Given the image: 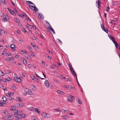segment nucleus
<instances>
[{
	"mask_svg": "<svg viewBox=\"0 0 120 120\" xmlns=\"http://www.w3.org/2000/svg\"><path fill=\"white\" fill-rule=\"evenodd\" d=\"M16 118L15 119L16 120H20L21 118H22L25 117V115L24 114H20L18 115H15Z\"/></svg>",
	"mask_w": 120,
	"mask_h": 120,
	"instance_id": "1",
	"label": "nucleus"
},
{
	"mask_svg": "<svg viewBox=\"0 0 120 120\" xmlns=\"http://www.w3.org/2000/svg\"><path fill=\"white\" fill-rule=\"evenodd\" d=\"M41 115L44 118H49L51 117L50 115L48 113H43L41 114Z\"/></svg>",
	"mask_w": 120,
	"mask_h": 120,
	"instance_id": "2",
	"label": "nucleus"
},
{
	"mask_svg": "<svg viewBox=\"0 0 120 120\" xmlns=\"http://www.w3.org/2000/svg\"><path fill=\"white\" fill-rule=\"evenodd\" d=\"M29 7L32 10H33L36 12L38 11V9L35 6L30 5H29Z\"/></svg>",
	"mask_w": 120,
	"mask_h": 120,
	"instance_id": "3",
	"label": "nucleus"
},
{
	"mask_svg": "<svg viewBox=\"0 0 120 120\" xmlns=\"http://www.w3.org/2000/svg\"><path fill=\"white\" fill-rule=\"evenodd\" d=\"M0 112L3 114L6 115L8 114V112L6 110H2Z\"/></svg>",
	"mask_w": 120,
	"mask_h": 120,
	"instance_id": "4",
	"label": "nucleus"
},
{
	"mask_svg": "<svg viewBox=\"0 0 120 120\" xmlns=\"http://www.w3.org/2000/svg\"><path fill=\"white\" fill-rule=\"evenodd\" d=\"M0 16L3 17H4L6 19H7V17L8 16L6 14H4L2 12L0 13Z\"/></svg>",
	"mask_w": 120,
	"mask_h": 120,
	"instance_id": "5",
	"label": "nucleus"
},
{
	"mask_svg": "<svg viewBox=\"0 0 120 120\" xmlns=\"http://www.w3.org/2000/svg\"><path fill=\"white\" fill-rule=\"evenodd\" d=\"M48 30L50 31H51L54 34H55V32L54 30H53V28L51 26H50V27H48Z\"/></svg>",
	"mask_w": 120,
	"mask_h": 120,
	"instance_id": "6",
	"label": "nucleus"
},
{
	"mask_svg": "<svg viewBox=\"0 0 120 120\" xmlns=\"http://www.w3.org/2000/svg\"><path fill=\"white\" fill-rule=\"evenodd\" d=\"M45 84L46 86L48 87H49L51 85V84L49 83L48 80H46L45 82Z\"/></svg>",
	"mask_w": 120,
	"mask_h": 120,
	"instance_id": "7",
	"label": "nucleus"
},
{
	"mask_svg": "<svg viewBox=\"0 0 120 120\" xmlns=\"http://www.w3.org/2000/svg\"><path fill=\"white\" fill-rule=\"evenodd\" d=\"M24 105V103H19L17 104V105L18 107H22Z\"/></svg>",
	"mask_w": 120,
	"mask_h": 120,
	"instance_id": "8",
	"label": "nucleus"
},
{
	"mask_svg": "<svg viewBox=\"0 0 120 120\" xmlns=\"http://www.w3.org/2000/svg\"><path fill=\"white\" fill-rule=\"evenodd\" d=\"M37 15H38V17L40 19L42 20L44 18L42 15L40 14L39 13H37Z\"/></svg>",
	"mask_w": 120,
	"mask_h": 120,
	"instance_id": "9",
	"label": "nucleus"
},
{
	"mask_svg": "<svg viewBox=\"0 0 120 120\" xmlns=\"http://www.w3.org/2000/svg\"><path fill=\"white\" fill-rule=\"evenodd\" d=\"M21 60H22V61L23 62V63L25 64H27V62L26 60H25L24 59L23 57L21 58Z\"/></svg>",
	"mask_w": 120,
	"mask_h": 120,
	"instance_id": "10",
	"label": "nucleus"
},
{
	"mask_svg": "<svg viewBox=\"0 0 120 120\" xmlns=\"http://www.w3.org/2000/svg\"><path fill=\"white\" fill-rule=\"evenodd\" d=\"M21 112H22V111H20L17 110L16 112H15L14 115H18Z\"/></svg>",
	"mask_w": 120,
	"mask_h": 120,
	"instance_id": "11",
	"label": "nucleus"
},
{
	"mask_svg": "<svg viewBox=\"0 0 120 120\" xmlns=\"http://www.w3.org/2000/svg\"><path fill=\"white\" fill-rule=\"evenodd\" d=\"M10 47L11 48V49L13 51L15 50V45L14 44H12L10 45Z\"/></svg>",
	"mask_w": 120,
	"mask_h": 120,
	"instance_id": "12",
	"label": "nucleus"
},
{
	"mask_svg": "<svg viewBox=\"0 0 120 120\" xmlns=\"http://www.w3.org/2000/svg\"><path fill=\"white\" fill-rule=\"evenodd\" d=\"M108 36L109 37L110 39L112 40V41L114 40L115 39L113 37L112 35H109Z\"/></svg>",
	"mask_w": 120,
	"mask_h": 120,
	"instance_id": "13",
	"label": "nucleus"
},
{
	"mask_svg": "<svg viewBox=\"0 0 120 120\" xmlns=\"http://www.w3.org/2000/svg\"><path fill=\"white\" fill-rule=\"evenodd\" d=\"M7 9H8V11H9L11 14L12 15L14 13V12L11 9H10L9 8H8Z\"/></svg>",
	"mask_w": 120,
	"mask_h": 120,
	"instance_id": "14",
	"label": "nucleus"
},
{
	"mask_svg": "<svg viewBox=\"0 0 120 120\" xmlns=\"http://www.w3.org/2000/svg\"><path fill=\"white\" fill-rule=\"evenodd\" d=\"M14 80L16 81L17 82H19L20 81H21L20 79L18 77H15L14 79Z\"/></svg>",
	"mask_w": 120,
	"mask_h": 120,
	"instance_id": "15",
	"label": "nucleus"
},
{
	"mask_svg": "<svg viewBox=\"0 0 120 120\" xmlns=\"http://www.w3.org/2000/svg\"><path fill=\"white\" fill-rule=\"evenodd\" d=\"M31 78L33 80H38V78H36L33 75H32L31 76Z\"/></svg>",
	"mask_w": 120,
	"mask_h": 120,
	"instance_id": "16",
	"label": "nucleus"
},
{
	"mask_svg": "<svg viewBox=\"0 0 120 120\" xmlns=\"http://www.w3.org/2000/svg\"><path fill=\"white\" fill-rule=\"evenodd\" d=\"M77 100L78 101V103L80 104H82V102L81 101V100L79 98H77Z\"/></svg>",
	"mask_w": 120,
	"mask_h": 120,
	"instance_id": "17",
	"label": "nucleus"
},
{
	"mask_svg": "<svg viewBox=\"0 0 120 120\" xmlns=\"http://www.w3.org/2000/svg\"><path fill=\"white\" fill-rule=\"evenodd\" d=\"M26 3L28 4H32L33 5H35V4L31 2L30 1H26Z\"/></svg>",
	"mask_w": 120,
	"mask_h": 120,
	"instance_id": "18",
	"label": "nucleus"
},
{
	"mask_svg": "<svg viewBox=\"0 0 120 120\" xmlns=\"http://www.w3.org/2000/svg\"><path fill=\"white\" fill-rule=\"evenodd\" d=\"M10 109L12 111H13L15 110V107L14 106L11 107V108H10Z\"/></svg>",
	"mask_w": 120,
	"mask_h": 120,
	"instance_id": "19",
	"label": "nucleus"
},
{
	"mask_svg": "<svg viewBox=\"0 0 120 120\" xmlns=\"http://www.w3.org/2000/svg\"><path fill=\"white\" fill-rule=\"evenodd\" d=\"M57 91L58 93L60 94H62V95H64V93L62 91L60 90H58Z\"/></svg>",
	"mask_w": 120,
	"mask_h": 120,
	"instance_id": "20",
	"label": "nucleus"
},
{
	"mask_svg": "<svg viewBox=\"0 0 120 120\" xmlns=\"http://www.w3.org/2000/svg\"><path fill=\"white\" fill-rule=\"evenodd\" d=\"M101 26L103 30H105L104 24V23L102 24L101 25Z\"/></svg>",
	"mask_w": 120,
	"mask_h": 120,
	"instance_id": "21",
	"label": "nucleus"
},
{
	"mask_svg": "<svg viewBox=\"0 0 120 120\" xmlns=\"http://www.w3.org/2000/svg\"><path fill=\"white\" fill-rule=\"evenodd\" d=\"M11 116H6V119L10 120Z\"/></svg>",
	"mask_w": 120,
	"mask_h": 120,
	"instance_id": "22",
	"label": "nucleus"
},
{
	"mask_svg": "<svg viewBox=\"0 0 120 120\" xmlns=\"http://www.w3.org/2000/svg\"><path fill=\"white\" fill-rule=\"evenodd\" d=\"M62 117L63 119H67L68 118V117L66 115H64L62 116Z\"/></svg>",
	"mask_w": 120,
	"mask_h": 120,
	"instance_id": "23",
	"label": "nucleus"
},
{
	"mask_svg": "<svg viewBox=\"0 0 120 120\" xmlns=\"http://www.w3.org/2000/svg\"><path fill=\"white\" fill-rule=\"evenodd\" d=\"M73 74V76H76L77 77V75L76 74L75 72V71H72L71 72Z\"/></svg>",
	"mask_w": 120,
	"mask_h": 120,
	"instance_id": "24",
	"label": "nucleus"
},
{
	"mask_svg": "<svg viewBox=\"0 0 120 120\" xmlns=\"http://www.w3.org/2000/svg\"><path fill=\"white\" fill-rule=\"evenodd\" d=\"M4 75V73L0 70V77Z\"/></svg>",
	"mask_w": 120,
	"mask_h": 120,
	"instance_id": "25",
	"label": "nucleus"
},
{
	"mask_svg": "<svg viewBox=\"0 0 120 120\" xmlns=\"http://www.w3.org/2000/svg\"><path fill=\"white\" fill-rule=\"evenodd\" d=\"M25 57L29 59L30 60L31 59V57L28 54L26 55H25Z\"/></svg>",
	"mask_w": 120,
	"mask_h": 120,
	"instance_id": "26",
	"label": "nucleus"
},
{
	"mask_svg": "<svg viewBox=\"0 0 120 120\" xmlns=\"http://www.w3.org/2000/svg\"><path fill=\"white\" fill-rule=\"evenodd\" d=\"M26 26L29 28L30 29L32 28V27L30 26V25L28 24H27L26 25Z\"/></svg>",
	"mask_w": 120,
	"mask_h": 120,
	"instance_id": "27",
	"label": "nucleus"
},
{
	"mask_svg": "<svg viewBox=\"0 0 120 120\" xmlns=\"http://www.w3.org/2000/svg\"><path fill=\"white\" fill-rule=\"evenodd\" d=\"M1 19L4 22H5L7 21L6 19L4 17L2 18Z\"/></svg>",
	"mask_w": 120,
	"mask_h": 120,
	"instance_id": "28",
	"label": "nucleus"
},
{
	"mask_svg": "<svg viewBox=\"0 0 120 120\" xmlns=\"http://www.w3.org/2000/svg\"><path fill=\"white\" fill-rule=\"evenodd\" d=\"M27 93L28 94H29L30 95H32V93L31 92V91L29 90H28L27 91Z\"/></svg>",
	"mask_w": 120,
	"mask_h": 120,
	"instance_id": "29",
	"label": "nucleus"
},
{
	"mask_svg": "<svg viewBox=\"0 0 120 120\" xmlns=\"http://www.w3.org/2000/svg\"><path fill=\"white\" fill-rule=\"evenodd\" d=\"M30 54L33 56H35V54L33 53V52H30Z\"/></svg>",
	"mask_w": 120,
	"mask_h": 120,
	"instance_id": "30",
	"label": "nucleus"
},
{
	"mask_svg": "<svg viewBox=\"0 0 120 120\" xmlns=\"http://www.w3.org/2000/svg\"><path fill=\"white\" fill-rule=\"evenodd\" d=\"M28 109L31 111H33L34 110V108L32 107H30L28 108Z\"/></svg>",
	"mask_w": 120,
	"mask_h": 120,
	"instance_id": "31",
	"label": "nucleus"
},
{
	"mask_svg": "<svg viewBox=\"0 0 120 120\" xmlns=\"http://www.w3.org/2000/svg\"><path fill=\"white\" fill-rule=\"evenodd\" d=\"M35 112H37V113L39 114L40 113V112L39 111V110L37 108L35 109Z\"/></svg>",
	"mask_w": 120,
	"mask_h": 120,
	"instance_id": "32",
	"label": "nucleus"
},
{
	"mask_svg": "<svg viewBox=\"0 0 120 120\" xmlns=\"http://www.w3.org/2000/svg\"><path fill=\"white\" fill-rule=\"evenodd\" d=\"M69 87V89H71L72 90H74V88L71 86V85H69L68 86Z\"/></svg>",
	"mask_w": 120,
	"mask_h": 120,
	"instance_id": "33",
	"label": "nucleus"
},
{
	"mask_svg": "<svg viewBox=\"0 0 120 120\" xmlns=\"http://www.w3.org/2000/svg\"><path fill=\"white\" fill-rule=\"evenodd\" d=\"M70 98H71V99H72V100H74V99H75V97L71 95H70Z\"/></svg>",
	"mask_w": 120,
	"mask_h": 120,
	"instance_id": "34",
	"label": "nucleus"
},
{
	"mask_svg": "<svg viewBox=\"0 0 120 120\" xmlns=\"http://www.w3.org/2000/svg\"><path fill=\"white\" fill-rule=\"evenodd\" d=\"M114 44H115V45H118V44L117 42L115 41V40H114L113 41H112Z\"/></svg>",
	"mask_w": 120,
	"mask_h": 120,
	"instance_id": "35",
	"label": "nucleus"
},
{
	"mask_svg": "<svg viewBox=\"0 0 120 120\" xmlns=\"http://www.w3.org/2000/svg\"><path fill=\"white\" fill-rule=\"evenodd\" d=\"M66 81L68 82H70L71 81V79L70 78H66Z\"/></svg>",
	"mask_w": 120,
	"mask_h": 120,
	"instance_id": "36",
	"label": "nucleus"
},
{
	"mask_svg": "<svg viewBox=\"0 0 120 120\" xmlns=\"http://www.w3.org/2000/svg\"><path fill=\"white\" fill-rule=\"evenodd\" d=\"M71 99H68V102H72L73 101Z\"/></svg>",
	"mask_w": 120,
	"mask_h": 120,
	"instance_id": "37",
	"label": "nucleus"
},
{
	"mask_svg": "<svg viewBox=\"0 0 120 120\" xmlns=\"http://www.w3.org/2000/svg\"><path fill=\"white\" fill-rule=\"evenodd\" d=\"M103 30L107 33H108V32H109L108 30L106 28L105 29V30Z\"/></svg>",
	"mask_w": 120,
	"mask_h": 120,
	"instance_id": "38",
	"label": "nucleus"
},
{
	"mask_svg": "<svg viewBox=\"0 0 120 120\" xmlns=\"http://www.w3.org/2000/svg\"><path fill=\"white\" fill-rule=\"evenodd\" d=\"M22 31H23V32H26V30L24 29V28H22Z\"/></svg>",
	"mask_w": 120,
	"mask_h": 120,
	"instance_id": "39",
	"label": "nucleus"
},
{
	"mask_svg": "<svg viewBox=\"0 0 120 120\" xmlns=\"http://www.w3.org/2000/svg\"><path fill=\"white\" fill-rule=\"evenodd\" d=\"M2 98L3 99V101H6L7 100L6 97H3Z\"/></svg>",
	"mask_w": 120,
	"mask_h": 120,
	"instance_id": "40",
	"label": "nucleus"
},
{
	"mask_svg": "<svg viewBox=\"0 0 120 120\" xmlns=\"http://www.w3.org/2000/svg\"><path fill=\"white\" fill-rule=\"evenodd\" d=\"M109 6H108L107 7V8L106 9V11H109Z\"/></svg>",
	"mask_w": 120,
	"mask_h": 120,
	"instance_id": "41",
	"label": "nucleus"
},
{
	"mask_svg": "<svg viewBox=\"0 0 120 120\" xmlns=\"http://www.w3.org/2000/svg\"><path fill=\"white\" fill-rule=\"evenodd\" d=\"M46 23H47L49 25V26H48V27H50V26H51V25H50V24L48 22L46 21Z\"/></svg>",
	"mask_w": 120,
	"mask_h": 120,
	"instance_id": "42",
	"label": "nucleus"
},
{
	"mask_svg": "<svg viewBox=\"0 0 120 120\" xmlns=\"http://www.w3.org/2000/svg\"><path fill=\"white\" fill-rule=\"evenodd\" d=\"M9 57H8L7 58H6L5 59V60L7 61H9L10 60H11L9 58Z\"/></svg>",
	"mask_w": 120,
	"mask_h": 120,
	"instance_id": "43",
	"label": "nucleus"
},
{
	"mask_svg": "<svg viewBox=\"0 0 120 120\" xmlns=\"http://www.w3.org/2000/svg\"><path fill=\"white\" fill-rule=\"evenodd\" d=\"M22 52H23L21 54H24V52H25V53H26L27 52L26 51V50H25V51H23L22 50L21 51Z\"/></svg>",
	"mask_w": 120,
	"mask_h": 120,
	"instance_id": "44",
	"label": "nucleus"
},
{
	"mask_svg": "<svg viewBox=\"0 0 120 120\" xmlns=\"http://www.w3.org/2000/svg\"><path fill=\"white\" fill-rule=\"evenodd\" d=\"M54 81L56 82L57 83H59V80L57 79H54Z\"/></svg>",
	"mask_w": 120,
	"mask_h": 120,
	"instance_id": "45",
	"label": "nucleus"
},
{
	"mask_svg": "<svg viewBox=\"0 0 120 120\" xmlns=\"http://www.w3.org/2000/svg\"><path fill=\"white\" fill-rule=\"evenodd\" d=\"M28 48L29 49V50L31 51H32V48L29 46H27Z\"/></svg>",
	"mask_w": 120,
	"mask_h": 120,
	"instance_id": "46",
	"label": "nucleus"
},
{
	"mask_svg": "<svg viewBox=\"0 0 120 120\" xmlns=\"http://www.w3.org/2000/svg\"><path fill=\"white\" fill-rule=\"evenodd\" d=\"M55 110H56L57 112H61V111L59 109H54Z\"/></svg>",
	"mask_w": 120,
	"mask_h": 120,
	"instance_id": "47",
	"label": "nucleus"
},
{
	"mask_svg": "<svg viewBox=\"0 0 120 120\" xmlns=\"http://www.w3.org/2000/svg\"><path fill=\"white\" fill-rule=\"evenodd\" d=\"M53 73H55V74H57V71H52Z\"/></svg>",
	"mask_w": 120,
	"mask_h": 120,
	"instance_id": "48",
	"label": "nucleus"
},
{
	"mask_svg": "<svg viewBox=\"0 0 120 120\" xmlns=\"http://www.w3.org/2000/svg\"><path fill=\"white\" fill-rule=\"evenodd\" d=\"M16 99L17 100V101H21L20 99L19 98H16Z\"/></svg>",
	"mask_w": 120,
	"mask_h": 120,
	"instance_id": "49",
	"label": "nucleus"
},
{
	"mask_svg": "<svg viewBox=\"0 0 120 120\" xmlns=\"http://www.w3.org/2000/svg\"><path fill=\"white\" fill-rule=\"evenodd\" d=\"M16 19V22H19L20 21L19 20V19H17V18H15Z\"/></svg>",
	"mask_w": 120,
	"mask_h": 120,
	"instance_id": "50",
	"label": "nucleus"
},
{
	"mask_svg": "<svg viewBox=\"0 0 120 120\" xmlns=\"http://www.w3.org/2000/svg\"><path fill=\"white\" fill-rule=\"evenodd\" d=\"M4 55L5 56H9V54L7 53H6L5 54H4Z\"/></svg>",
	"mask_w": 120,
	"mask_h": 120,
	"instance_id": "51",
	"label": "nucleus"
},
{
	"mask_svg": "<svg viewBox=\"0 0 120 120\" xmlns=\"http://www.w3.org/2000/svg\"><path fill=\"white\" fill-rule=\"evenodd\" d=\"M29 90V89L28 88H26L24 90L25 91L27 92L28 90Z\"/></svg>",
	"mask_w": 120,
	"mask_h": 120,
	"instance_id": "52",
	"label": "nucleus"
},
{
	"mask_svg": "<svg viewBox=\"0 0 120 120\" xmlns=\"http://www.w3.org/2000/svg\"><path fill=\"white\" fill-rule=\"evenodd\" d=\"M50 67L53 69H55V68L51 65L50 66Z\"/></svg>",
	"mask_w": 120,
	"mask_h": 120,
	"instance_id": "53",
	"label": "nucleus"
},
{
	"mask_svg": "<svg viewBox=\"0 0 120 120\" xmlns=\"http://www.w3.org/2000/svg\"><path fill=\"white\" fill-rule=\"evenodd\" d=\"M101 2L100 0H98V5H99L101 3Z\"/></svg>",
	"mask_w": 120,
	"mask_h": 120,
	"instance_id": "54",
	"label": "nucleus"
},
{
	"mask_svg": "<svg viewBox=\"0 0 120 120\" xmlns=\"http://www.w3.org/2000/svg\"><path fill=\"white\" fill-rule=\"evenodd\" d=\"M28 67L30 68H31V65L30 64H28Z\"/></svg>",
	"mask_w": 120,
	"mask_h": 120,
	"instance_id": "55",
	"label": "nucleus"
},
{
	"mask_svg": "<svg viewBox=\"0 0 120 120\" xmlns=\"http://www.w3.org/2000/svg\"><path fill=\"white\" fill-rule=\"evenodd\" d=\"M9 58L11 60H13L14 59V58L12 56L11 57H10Z\"/></svg>",
	"mask_w": 120,
	"mask_h": 120,
	"instance_id": "56",
	"label": "nucleus"
},
{
	"mask_svg": "<svg viewBox=\"0 0 120 120\" xmlns=\"http://www.w3.org/2000/svg\"><path fill=\"white\" fill-rule=\"evenodd\" d=\"M63 110H64V111L65 112H69V111L68 110H65L64 109Z\"/></svg>",
	"mask_w": 120,
	"mask_h": 120,
	"instance_id": "57",
	"label": "nucleus"
},
{
	"mask_svg": "<svg viewBox=\"0 0 120 120\" xmlns=\"http://www.w3.org/2000/svg\"><path fill=\"white\" fill-rule=\"evenodd\" d=\"M0 106H3V104L1 101H0Z\"/></svg>",
	"mask_w": 120,
	"mask_h": 120,
	"instance_id": "58",
	"label": "nucleus"
},
{
	"mask_svg": "<svg viewBox=\"0 0 120 120\" xmlns=\"http://www.w3.org/2000/svg\"><path fill=\"white\" fill-rule=\"evenodd\" d=\"M31 45H32L34 47H36V45L34 44L31 43Z\"/></svg>",
	"mask_w": 120,
	"mask_h": 120,
	"instance_id": "59",
	"label": "nucleus"
},
{
	"mask_svg": "<svg viewBox=\"0 0 120 120\" xmlns=\"http://www.w3.org/2000/svg\"><path fill=\"white\" fill-rule=\"evenodd\" d=\"M7 80H8V81H11V79L9 78H7Z\"/></svg>",
	"mask_w": 120,
	"mask_h": 120,
	"instance_id": "60",
	"label": "nucleus"
},
{
	"mask_svg": "<svg viewBox=\"0 0 120 120\" xmlns=\"http://www.w3.org/2000/svg\"><path fill=\"white\" fill-rule=\"evenodd\" d=\"M26 19H27V20L28 21H31V20L29 18L27 17H26Z\"/></svg>",
	"mask_w": 120,
	"mask_h": 120,
	"instance_id": "61",
	"label": "nucleus"
},
{
	"mask_svg": "<svg viewBox=\"0 0 120 120\" xmlns=\"http://www.w3.org/2000/svg\"><path fill=\"white\" fill-rule=\"evenodd\" d=\"M12 88L14 90H15L16 89V87L15 86H13Z\"/></svg>",
	"mask_w": 120,
	"mask_h": 120,
	"instance_id": "62",
	"label": "nucleus"
},
{
	"mask_svg": "<svg viewBox=\"0 0 120 120\" xmlns=\"http://www.w3.org/2000/svg\"><path fill=\"white\" fill-rule=\"evenodd\" d=\"M32 39L34 40H36V38L35 37H32Z\"/></svg>",
	"mask_w": 120,
	"mask_h": 120,
	"instance_id": "63",
	"label": "nucleus"
},
{
	"mask_svg": "<svg viewBox=\"0 0 120 120\" xmlns=\"http://www.w3.org/2000/svg\"><path fill=\"white\" fill-rule=\"evenodd\" d=\"M16 31L17 32V33L18 34H20V31L19 30H17Z\"/></svg>",
	"mask_w": 120,
	"mask_h": 120,
	"instance_id": "64",
	"label": "nucleus"
}]
</instances>
